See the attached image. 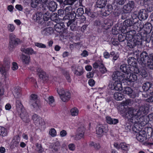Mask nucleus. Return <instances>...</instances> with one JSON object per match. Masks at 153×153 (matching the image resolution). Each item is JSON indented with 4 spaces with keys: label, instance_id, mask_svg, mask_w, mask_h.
<instances>
[{
    "label": "nucleus",
    "instance_id": "1",
    "mask_svg": "<svg viewBox=\"0 0 153 153\" xmlns=\"http://www.w3.org/2000/svg\"><path fill=\"white\" fill-rule=\"evenodd\" d=\"M149 108L145 106H142L137 111L130 108L125 109L123 111H120V113L124 117L127 118L132 123H139L141 126H144L149 120L153 121V113L148 116L143 114L148 113Z\"/></svg>",
    "mask_w": 153,
    "mask_h": 153
},
{
    "label": "nucleus",
    "instance_id": "2",
    "mask_svg": "<svg viewBox=\"0 0 153 153\" xmlns=\"http://www.w3.org/2000/svg\"><path fill=\"white\" fill-rule=\"evenodd\" d=\"M134 126L132 129L135 132H137L136 136L137 140L139 142H143L146 141L147 139L146 132L144 130H140L143 126H141L139 123H132Z\"/></svg>",
    "mask_w": 153,
    "mask_h": 153
},
{
    "label": "nucleus",
    "instance_id": "3",
    "mask_svg": "<svg viewBox=\"0 0 153 153\" xmlns=\"http://www.w3.org/2000/svg\"><path fill=\"white\" fill-rule=\"evenodd\" d=\"M57 91L62 101L67 102L71 98V94L67 90H64L63 88H59L57 89Z\"/></svg>",
    "mask_w": 153,
    "mask_h": 153
},
{
    "label": "nucleus",
    "instance_id": "4",
    "mask_svg": "<svg viewBox=\"0 0 153 153\" xmlns=\"http://www.w3.org/2000/svg\"><path fill=\"white\" fill-rule=\"evenodd\" d=\"M108 129V126L106 125L100 124L97 125L96 128V132L98 137H101L104 133H107Z\"/></svg>",
    "mask_w": 153,
    "mask_h": 153
},
{
    "label": "nucleus",
    "instance_id": "5",
    "mask_svg": "<svg viewBox=\"0 0 153 153\" xmlns=\"http://www.w3.org/2000/svg\"><path fill=\"white\" fill-rule=\"evenodd\" d=\"M137 79V76L135 74L132 73L125 74L124 75L123 83L134 82L136 81Z\"/></svg>",
    "mask_w": 153,
    "mask_h": 153
},
{
    "label": "nucleus",
    "instance_id": "6",
    "mask_svg": "<svg viewBox=\"0 0 153 153\" xmlns=\"http://www.w3.org/2000/svg\"><path fill=\"white\" fill-rule=\"evenodd\" d=\"M21 109H18L19 113L21 119L25 123H28L30 121L29 115L27 113L26 110L21 105Z\"/></svg>",
    "mask_w": 153,
    "mask_h": 153
},
{
    "label": "nucleus",
    "instance_id": "7",
    "mask_svg": "<svg viewBox=\"0 0 153 153\" xmlns=\"http://www.w3.org/2000/svg\"><path fill=\"white\" fill-rule=\"evenodd\" d=\"M123 94H126L130 98H134L138 96V94L134 91L129 87L125 88L123 90Z\"/></svg>",
    "mask_w": 153,
    "mask_h": 153
},
{
    "label": "nucleus",
    "instance_id": "8",
    "mask_svg": "<svg viewBox=\"0 0 153 153\" xmlns=\"http://www.w3.org/2000/svg\"><path fill=\"white\" fill-rule=\"evenodd\" d=\"M34 123L37 126L41 127L44 124L43 120L42 118L36 114H34L32 116Z\"/></svg>",
    "mask_w": 153,
    "mask_h": 153
},
{
    "label": "nucleus",
    "instance_id": "9",
    "mask_svg": "<svg viewBox=\"0 0 153 153\" xmlns=\"http://www.w3.org/2000/svg\"><path fill=\"white\" fill-rule=\"evenodd\" d=\"M122 80L116 81L113 85L112 84H109V87L111 90L115 89L117 91H121L122 89Z\"/></svg>",
    "mask_w": 153,
    "mask_h": 153
},
{
    "label": "nucleus",
    "instance_id": "10",
    "mask_svg": "<svg viewBox=\"0 0 153 153\" xmlns=\"http://www.w3.org/2000/svg\"><path fill=\"white\" fill-rule=\"evenodd\" d=\"M124 74L120 73L119 71H116L113 73L112 77V79L115 81H116L122 80L123 83Z\"/></svg>",
    "mask_w": 153,
    "mask_h": 153
},
{
    "label": "nucleus",
    "instance_id": "11",
    "mask_svg": "<svg viewBox=\"0 0 153 153\" xmlns=\"http://www.w3.org/2000/svg\"><path fill=\"white\" fill-rule=\"evenodd\" d=\"M147 53L146 52H142L140 57L137 58V60L140 63L146 64L147 60H149Z\"/></svg>",
    "mask_w": 153,
    "mask_h": 153
},
{
    "label": "nucleus",
    "instance_id": "12",
    "mask_svg": "<svg viewBox=\"0 0 153 153\" xmlns=\"http://www.w3.org/2000/svg\"><path fill=\"white\" fill-rule=\"evenodd\" d=\"M131 32H129L128 33L126 36V39H128L129 41H130V44L132 47H134L135 46L138 45L139 42L134 37V38L132 35H130Z\"/></svg>",
    "mask_w": 153,
    "mask_h": 153
},
{
    "label": "nucleus",
    "instance_id": "13",
    "mask_svg": "<svg viewBox=\"0 0 153 153\" xmlns=\"http://www.w3.org/2000/svg\"><path fill=\"white\" fill-rule=\"evenodd\" d=\"M64 11L65 16L63 18V20L70 19V16L71 15L72 11V7L71 6H68L65 8Z\"/></svg>",
    "mask_w": 153,
    "mask_h": 153
},
{
    "label": "nucleus",
    "instance_id": "14",
    "mask_svg": "<svg viewBox=\"0 0 153 153\" xmlns=\"http://www.w3.org/2000/svg\"><path fill=\"white\" fill-rule=\"evenodd\" d=\"M134 3L133 1H130L126 4L124 6L123 9L126 12H131L134 7Z\"/></svg>",
    "mask_w": 153,
    "mask_h": 153
},
{
    "label": "nucleus",
    "instance_id": "15",
    "mask_svg": "<svg viewBox=\"0 0 153 153\" xmlns=\"http://www.w3.org/2000/svg\"><path fill=\"white\" fill-rule=\"evenodd\" d=\"M148 17V15L145 9L140 10L138 13V17L141 19L145 20Z\"/></svg>",
    "mask_w": 153,
    "mask_h": 153
},
{
    "label": "nucleus",
    "instance_id": "16",
    "mask_svg": "<svg viewBox=\"0 0 153 153\" xmlns=\"http://www.w3.org/2000/svg\"><path fill=\"white\" fill-rule=\"evenodd\" d=\"M46 5L49 10L51 11H54L55 10L57 7L56 2L53 1L48 2Z\"/></svg>",
    "mask_w": 153,
    "mask_h": 153
},
{
    "label": "nucleus",
    "instance_id": "17",
    "mask_svg": "<svg viewBox=\"0 0 153 153\" xmlns=\"http://www.w3.org/2000/svg\"><path fill=\"white\" fill-rule=\"evenodd\" d=\"M30 103L35 109L38 110L41 107V104L39 100L30 102Z\"/></svg>",
    "mask_w": 153,
    "mask_h": 153
},
{
    "label": "nucleus",
    "instance_id": "18",
    "mask_svg": "<svg viewBox=\"0 0 153 153\" xmlns=\"http://www.w3.org/2000/svg\"><path fill=\"white\" fill-rule=\"evenodd\" d=\"M146 65L148 67L151 69H153V54H151L149 57V60H147Z\"/></svg>",
    "mask_w": 153,
    "mask_h": 153
},
{
    "label": "nucleus",
    "instance_id": "19",
    "mask_svg": "<svg viewBox=\"0 0 153 153\" xmlns=\"http://www.w3.org/2000/svg\"><path fill=\"white\" fill-rule=\"evenodd\" d=\"M30 57L25 55H22L20 58L23 64L28 65L29 62Z\"/></svg>",
    "mask_w": 153,
    "mask_h": 153
},
{
    "label": "nucleus",
    "instance_id": "20",
    "mask_svg": "<svg viewBox=\"0 0 153 153\" xmlns=\"http://www.w3.org/2000/svg\"><path fill=\"white\" fill-rule=\"evenodd\" d=\"M21 51L29 55L36 54V52L34 51L31 48H22Z\"/></svg>",
    "mask_w": 153,
    "mask_h": 153
},
{
    "label": "nucleus",
    "instance_id": "21",
    "mask_svg": "<svg viewBox=\"0 0 153 153\" xmlns=\"http://www.w3.org/2000/svg\"><path fill=\"white\" fill-rule=\"evenodd\" d=\"M107 4V0H97L96 2L97 7L100 8H102L104 7Z\"/></svg>",
    "mask_w": 153,
    "mask_h": 153
},
{
    "label": "nucleus",
    "instance_id": "22",
    "mask_svg": "<svg viewBox=\"0 0 153 153\" xmlns=\"http://www.w3.org/2000/svg\"><path fill=\"white\" fill-rule=\"evenodd\" d=\"M107 122L110 124H116L118 122L117 119L111 118L110 117H107L106 118Z\"/></svg>",
    "mask_w": 153,
    "mask_h": 153
},
{
    "label": "nucleus",
    "instance_id": "23",
    "mask_svg": "<svg viewBox=\"0 0 153 153\" xmlns=\"http://www.w3.org/2000/svg\"><path fill=\"white\" fill-rule=\"evenodd\" d=\"M124 95L121 93L117 92L114 94V98L117 100L120 101L123 99L124 98Z\"/></svg>",
    "mask_w": 153,
    "mask_h": 153
},
{
    "label": "nucleus",
    "instance_id": "24",
    "mask_svg": "<svg viewBox=\"0 0 153 153\" xmlns=\"http://www.w3.org/2000/svg\"><path fill=\"white\" fill-rule=\"evenodd\" d=\"M128 63L129 65L132 67L136 65V60L134 57H129L128 59Z\"/></svg>",
    "mask_w": 153,
    "mask_h": 153
},
{
    "label": "nucleus",
    "instance_id": "25",
    "mask_svg": "<svg viewBox=\"0 0 153 153\" xmlns=\"http://www.w3.org/2000/svg\"><path fill=\"white\" fill-rule=\"evenodd\" d=\"M120 69L124 73V74L128 73L130 70L129 66L125 64H123L120 66Z\"/></svg>",
    "mask_w": 153,
    "mask_h": 153
},
{
    "label": "nucleus",
    "instance_id": "26",
    "mask_svg": "<svg viewBox=\"0 0 153 153\" xmlns=\"http://www.w3.org/2000/svg\"><path fill=\"white\" fill-rule=\"evenodd\" d=\"M51 146L52 151L53 152L58 151L60 147V143L58 142H56Z\"/></svg>",
    "mask_w": 153,
    "mask_h": 153
},
{
    "label": "nucleus",
    "instance_id": "27",
    "mask_svg": "<svg viewBox=\"0 0 153 153\" xmlns=\"http://www.w3.org/2000/svg\"><path fill=\"white\" fill-rule=\"evenodd\" d=\"M85 129L84 128H79L78 129V133L77 135V137L76 139H79L83 137L84 136Z\"/></svg>",
    "mask_w": 153,
    "mask_h": 153
},
{
    "label": "nucleus",
    "instance_id": "28",
    "mask_svg": "<svg viewBox=\"0 0 153 153\" xmlns=\"http://www.w3.org/2000/svg\"><path fill=\"white\" fill-rule=\"evenodd\" d=\"M42 14L41 12H38L33 16V19L35 21L39 20L42 19Z\"/></svg>",
    "mask_w": 153,
    "mask_h": 153
},
{
    "label": "nucleus",
    "instance_id": "29",
    "mask_svg": "<svg viewBox=\"0 0 153 153\" xmlns=\"http://www.w3.org/2000/svg\"><path fill=\"white\" fill-rule=\"evenodd\" d=\"M152 86V85L150 82H146L143 84L142 88L143 90L146 91L148 90Z\"/></svg>",
    "mask_w": 153,
    "mask_h": 153
},
{
    "label": "nucleus",
    "instance_id": "30",
    "mask_svg": "<svg viewBox=\"0 0 153 153\" xmlns=\"http://www.w3.org/2000/svg\"><path fill=\"white\" fill-rule=\"evenodd\" d=\"M20 141V138L18 136H16L14 137L12 141V144L15 146H18Z\"/></svg>",
    "mask_w": 153,
    "mask_h": 153
},
{
    "label": "nucleus",
    "instance_id": "31",
    "mask_svg": "<svg viewBox=\"0 0 153 153\" xmlns=\"http://www.w3.org/2000/svg\"><path fill=\"white\" fill-rule=\"evenodd\" d=\"M10 67V63L8 62L7 66L5 67L3 66L0 68V71L1 73L4 74L9 70Z\"/></svg>",
    "mask_w": 153,
    "mask_h": 153
},
{
    "label": "nucleus",
    "instance_id": "32",
    "mask_svg": "<svg viewBox=\"0 0 153 153\" xmlns=\"http://www.w3.org/2000/svg\"><path fill=\"white\" fill-rule=\"evenodd\" d=\"M79 113V110L76 107L72 108L70 110L71 115L73 116H75L78 115Z\"/></svg>",
    "mask_w": 153,
    "mask_h": 153
},
{
    "label": "nucleus",
    "instance_id": "33",
    "mask_svg": "<svg viewBox=\"0 0 153 153\" xmlns=\"http://www.w3.org/2000/svg\"><path fill=\"white\" fill-rule=\"evenodd\" d=\"M89 145V146L93 147L96 149H99L100 147V145L99 143H97L93 141L90 142Z\"/></svg>",
    "mask_w": 153,
    "mask_h": 153
},
{
    "label": "nucleus",
    "instance_id": "34",
    "mask_svg": "<svg viewBox=\"0 0 153 153\" xmlns=\"http://www.w3.org/2000/svg\"><path fill=\"white\" fill-rule=\"evenodd\" d=\"M36 70L40 78H42L45 75V73L41 68H37Z\"/></svg>",
    "mask_w": 153,
    "mask_h": 153
},
{
    "label": "nucleus",
    "instance_id": "35",
    "mask_svg": "<svg viewBox=\"0 0 153 153\" xmlns=\"http://www.w3.org/2000/svg\"><path fill=\"white\" fill-rule=\"evenodd\" d=\"M144 30L147 32H150L152 30V25L149 23H147L144 25Z\"/></svg>",
    "mask_w": 153,
    "mask_h": 153
},
{
    "label": "nucleus",
    "instance_id": "36",
    "mask_svg": "<svg viewBox=\"0 0 153 153\" xmlns=\"http://www.w3.org/2000/svg\"><path fill=\"white\" fill-rule=\"evenodd\" d=\"M48 102L51 106L52 107L54 106L55 105L54 100L53 97L49 96L48 98Z\"/></svg>",
    "mask_w": 153,
    "mask_h": 153
},
{
    "label": "nucleus",
    "instance_id": "37",
    "mask_svg": "<svg viewBox=\"0 0 153 153\" xmlns=\"http://www.w3.org/2000/svg\"><path fill=\"white\" fill-rule=\"evenodd\" d=\"M120 146L122 149L127 151L129 148V145L125 143H120Z\"/></svg>",
    "mask_w": 153,
    "mask_h": 153
},
{
    "label": "nucleus",
    "instance_id": "38",
    "mask_svg": "<svg viewBox=\"0 0 153 153\" xmlns=\"http://www.w3.org/2000/svg\"><path fill=\"white\" fill-rule=\"evenodd\" d=\"M8 30L10 32H13L15 29V27L14 25L12 24H8L7 26Z\"/></svg>",
    "mask_w": 153,
    "mask_h": 153
},
{
    "label": "nucleus",
    "instance_id": "39",
    "mask_svg": "<svg viewBox=\"0 0 153 153\" xmlns=\"http://www.w3.org/2000/svg\"><path fill=\"white\" fill-rule=\"evenodd\" d=\"M131 103V100L130 99L126 100L125 101H123L121 103V105L124 106H127L129 105Z\"/></svg>",
    "mask_w": 153,
    "mask_h": 153
},
{
    "label": "nucleus",
    "instance_id": "40",
    "mask_svg": "<svg viewBox=\"0 0 153 153\" xmlns=\"http://www.w3.org/2000/svg\"><path fill=\"white\" fill-rule=\"evenodd\" d=\"M49 135L52 137H54L56 135V130L53 128H51L49 131Z\"/></svg>",
    "mask_w": 153,
    "mask_h": 153
},
{
    "label": "nucleus",
    "instance_id": "41",
    "mask_svg": "<svg viewBox=\"0 0 153 153\" xmlns=\"http://www.w3.org/2000/svg\"><path fill=\"white\" fill-rule=\"evenodd\" d=\"M52 31V30H50V28H47L42 31V33L45 35H47L51 34Z\"/></svg>",
    "mask_w": 153,
    "mask_h": 153
},
{
    "label": "nucleus",
    "instance_id": "42",
    "mask_svg": "<svg viewBox=\"0 0 153 153\" xmlns=\"http://www.w3.org/2000/svg\"><path fill=\"white\" fill-rule=\"evenodd\" d=\"M0 134L3 136H5L7 135L6 130L4 127H0Z\"/></svg>",
    "mask_w": 153,
    "mask_h": 153
},
{
    "label": "nucleus",
    "instance_id": "43",
    "mask_svg": "<svg viewBox=\"0 0 153 153\" xmlns=\"http://www.w3.org/2000/svg\"><path fill=\"white\" fill-rule=\"evenodd\" d=\"M75 1V0H65L63 2V4L65 5H72Z\"/></svg>",
    "mask_w": 153,
    "mask_h": 153
},
{
    "label": "nucleus",
    "instance_id": "44",
    "mask_svg": "<svg viewBox=\"0 0 153 153\" xmlns=\"http://www.w3.org/2000/svg\"><path fill=\"white\" fill-rule=\"evenodd\" d=\"M37 100H39L37 99V95L35 94H32L30 96V102H31Z\"/></svg>",
    "mask_w": 153,
    "mask_h": 153
},
{
    "label": "nucleus",
    "instance_id": "45",
    "mask_svg": "<svg viewBox=\"0 0 153 153\" xmlns=\"http://www.w3.org/2000/svg\"><path fill=\"white\" fill-rule=\"evenodd\" d=\"M110 55L113 56V60H116L119 57V55L118 53H115L114 51H112L110 53Z\"/></svg>",
    "mask_w": 153,
    "mask_h": 153
},
{
    "label": "nucleus",
    "instance_id": "46",
    "mask_svg": "<svg viewBox=\"0 0 153 153\" xmlns=\"http://www.w3.org/2000/svg\"><path fill=\"white\" fill-rule=\"evenodd\" d=\"M84 13V11L83 8H78L77 10L76 14L79 16L82 15Z\"/></svg>",
    "mask_w": 153,
    "mask_h": 153
},
{
    "label": "nucleus",
    "instance_id": "47",
    "mask_svg": "<svg viewBox=\"0 0 153 153\" xmlns=\"http://www.w3.org/2000/svg\"><path fill=\"white\" fill-rule=\"evenodd\" d=\"M140 73L143 78H145L147 76V74L145 70L142 69L140 70Z\"/></svg>",
    "mask_w": 153,
    "mask_h": 153
},
{
    "label": "nucleus",
    "instance_id": "48",
    "mask_svg": "<svg viewBox=\"0 0 153 153\" xmlns=\"http://www.w3.org/2000/svg\"><path fill=\"white\" fill-rule=\"evenodd\" d=\"M74 67H72V71L76 75L78 76H80L82 74L83 72L82 71H78L77 70H75L74 69Z\"/></svg>",
    "mask_w": 153,
    "mask_h": 153
},
{
    "label": "nucleus",
    "instance_id": "49",
    "mask_svg": "<svg viewBox=\"0 0 153 153\" xmlns=\"http://www.w3.org/2000/svg\"><path fill=\"white\" fill-rule=\"evenodd\" d=\"M35 45L36 46L39 48H46V45L42 43L36 42L35 43Z\"/></svg>",
    "mask_w": 153,
    "mask_h": 153
},
{
    "label": "nucleus",
    "instance_id": "50",
    "mask_svg": "<svg viewBox=\"0 0 153 153\" xmlns=\"http://www.w3.org/2000/svg\"><path fill=\"white\" fill-rule=\"evenodd\" d=\"M100 68V71L102 74H104L107 71L106 68L104 66L102 63H101V65Z\"/></svg>",
    "mask_w": 153,
    "mask_h": 153
},
{
    "label": "nucleus",
    "instance_id": "51",
    "mask_svg": "<svg viewBox=\"0 0 153 153\" xmlns=\"http://www.w3.org/2000/svg\"><path fill=\"white\" fill-rule=\"evenodd\" d=\"M146 100L147 102H153V91L150 93V97Z\"/></svg>",
    "mask_w": 153,
    "mask_h": 153
},
{
    "label": "nucleus",
    "instance_id": "52",
    "mask_svg": "<svg viewBox=\"0 0 153 153\" xmlns=\"http://www.w3.org/2000/svg\"><path fill=\"white\" fill-rule=\"evenodd\" d=\"M49 13L48 12L45 13L43 16V19L44 21H48L49 18Z\"/></svg>",
    "mask_w": 153,
    "mask_h": 153
},
{
    "label": "nucleus",
    "instance_id": "53",
    "mask_svg": "<svg viewBox=\"0 0 153 153\" xmlns=\"http://www.w3.org/2000/svg\"><path fill=\"white\" fill-rule=\"evenodd\" d=\"M35 81V79L32 77H29L27 78L25 81V83H27L28 82H34Z\"/></svg>",
    "mask_w": 153,
    "mask_h": 153
},
{
    "label": "nucleus",
    "instance_id": "54",
    "mask_svg": "<svg viewBox=\"0 0 153 153\" xmlns=\"http://www.w3.org/2000/svg\"><path fill=\"white\" fill-rule=\"evenodd\" d=\"M69 149L72 151H74L75 149V146L73 143H71L68 145Z\"/></svg>",
    "mask_w": 153,
    "mask_h": 153
},
{
    "label": "nucleus",
    "instance_id": "55",
    "mask_svg": "<svg viewBox=\"0 0 153 153\" xmlns=\"http://www.w3.org/2000/svg\"><path fill=\"white\" fill-rule=\"evenodd\" d=\"M123 24L127 27H128L131 25L132 23L129 20H127L125 21Z\"/></svg>",
    "mask_w": 153,
    "mask_h": 153
},
{
    "label": "nucleus",
    "instance_id": "56",
    "mask_svg": "<svg viewBox=\"0 0 153 153\" xmlns=\"http://www.w3.org/2000/svg\"><path fill=\"white\" fill-rule=\"evenodd\" d=\"M18 67L17 64L15 62H13L12 64V69L13 71H15L18 69Z\"/></svg>",
    "mask_w": 153,
    "mask_h": 153
},
{
    "label": "nucleus",
    "instance_id": "57",
    "mask_svg": "<svg viewBox=\"0 0 153 153\" xmlns=\"http://www.w3.org/2000/svg\"><path fill=\"white\" fill-rule=\"evenodd\" d=\"M101 63L97 61L96 62L93 64V67L94 68H97L99 66L100 67Z\"/></svg>",
    "mask_w": 153,
    "mask_h": 153
},
{
    "label": "nucleus",
    "instance_id": "58",
    "mask_svg": "<svg viewBox=\"0 0 153 153\" xmlns=\"http://www.w3.org/2000/svg\"><path fill=\"white\" fill-rule=\"evenodd\" d=\"M9 37L11 42H13L16 38V36L13 33H11L9 35Z\"/></svg>",
    "mask_w": 153,
    "mask_h": 153
},
{
    "label": "nucleus",
    "instance_id": "59",
    "mask_svg": "<svg viewBox=\"0 0 153 153\" xmlns=\"http://www.w3.org/2000/svg\"><path fill=\"white\" fill-rule=\"evenodd\" d=\"M108 10L107 11V12H109L108 13H107L108 15L109 14V13H111L113 11V9L112 6L111 5H108L107 6Z\"/></svg>",
    "mask_w": 153,
    "mask_h": 153
},
{
    "label": "nucleus",
    "instance_id": "60",
    "mask_svg": "<svg viewBox=\"0 0 153 153\" xmlns=\"http://www.w3.org/2000/svg\"><path fill=\"white\" fill-rule=\"evenodd\" d=\"M103 55L104 57L106 59H108L110 56V55L108 52L106 51L104 52Z\"/></svg>",
    "mask_w": 153,
    "mask_h": 153
},
{
    "label": "nucleus",
    "instance_id": "61",
    "mask_svg": "<svg viewBox=\"0 0 153 153\" xmlns=\"http://www.w3.org/2000/svg\"><path fill=\"white\" fill-rule=\"evenodd\" d=\"M15 8L20 11H22L23 10V7L20 4H17L15 6Z\"/></svg>",
    "mask_w": 153,
    "mask_h": 153
},
{
    "label": "nucleus",
    "instance_id": "62",
    "mask_svg": "<svg viewBox=\"0 0 153 153\" xmlns=\"http://www.w3.org/2000/svg\"><path fill=\"white\" fill-rule=\"evenodd\" d=\"M37 150L39 153H42L44 152L43 149L42 148L41 146L39 145H37Z\"/></svg>",
    "mask_w": 153,
    "mask_h": 153
},
{
    "label": "nucleus",
    "instance_id": "63",
    "mask_svg": "<svg viewBox=\"0 0 153 153\" xmlns=\"http://www.w3.org/2000/svg\"><path fill=\"white\" fill-rule=\"evenodd\" d=\"M137 65L136 66L134 67H133V71L136 74H138L139 73H140V71L138 69V68L137 67Z\"/></svg>",
    "mask_w": 153,
    "mask_h": 153
},
{
    "label": "nucleus",
    "instance_id": "64",
    "mask_svg": "<svg viewBox=\"0 0 153 153\" xmlns=\"http://www.w3.org/2000/svg\"><path fill=\"white\" fill-rule=\"evenodd\" d=\"M89 85L91 86H93L95 84V81L93 79H90L88 81Z\"/></svg>",
    "mask_w": 153,
    "mask_h": 153
}]
</instances>
